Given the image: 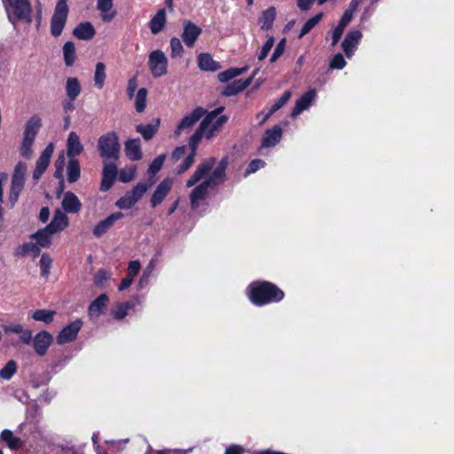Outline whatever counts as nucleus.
Segmentation results:
<instances>
[{"instance_id":"b1692460","label":"nucleus","mask_w":454,"mask_h":454,"mask_svg":"<svg viewBox=\"0 0 454 454\" xmlns=\"http://www.w3.org/2000/svg\"><path fill=\"white\" fill-rule=\"evenodd\" d=\"M113 0H98L97 9L101 12L104 22H111L116 16V11L113 9Z\"/></svg>"},{"instance_id":"2f4dec72","label":"nucleus","mask_w":454,"mask_h":454,"mask_svg":"<svg viewBox=\"0 0 454 454\" xmlns=\"http://www.w3.org/2000/svg\"><path fill=\"white\" fill-rule=\"evenodd\" d=\"M166 20L165 9H160L149 22L151 33L153 35L160 33L166 25Z\"/></svg>"},{"instance_id":"6e6552de","label":"nucleus","mask_w":454,"mask_h":454,"mask_svg":"<svg viewBox=\"0 0 454 454\" xmlns=\"http://www.w3.org/2000/svg\"><path fill=\"white\" fill-rule=\"evenodd\" d=\"M138 183L132 190L128 191L122 197H121L115 205L121 209L131 208L147 192L152 184Z\"/></svg>"},{"instance_id":"bf43d9fd","label":"nucleus","mask_w":454,"mask_h":454,"mask_svg":"<svg viewBox=\"0 0 454 454\" xmlns=\"http://www.w3.org/2000/svg\"><path fill=\"white\" fill-rule=\"evenodd\" d=\"M345 66L346 61L344 59V57L340 53L334 55L330 63V68L332 69H342Z\"/></svg>"},{"instance_id":"37998d69","label":"nucleus","mask_w":454,"mask_h":454,"mask_svg":"<svg viewBox=\"0 0 454 454\" xmlns=\"http://www.w3.org/2000/svg\"><path fill=\"white\" fill-rule=\"evenodd\" d=\"M106 66L102 62H98L96 65L94 82L95 85L98 89H102L106 81Z\"/></svg>"},{"instance_id":"f704fd0d","label":"nucleus","mask_w":454,"mask_h":454,"mask_svg":"<svg viewBox=\"0 0 454 454\" xmlns=\"http://www.w3.org/2000/svg\"><path fill=\"white\" fill-rule=\"evenodd\" d=\"M82 91L80 82L75 77H69L66 82V93L71 101H74Z\"/></svg>"},{"instance_id":"cd10ccee","label":"nucleus","mask_w":454,"mask_h":454,"mask_svg":"<svg viewBox=\"0 0 454 454\" xmlns=\"http://www.w3.org/2000/svg\"><path fill=\"white\" fill-rule=\"evenodd\" d=\"M125 153L131 160H139L142 159L141 145L139 138L128 139L125 142Z\"/></svg>"},{"instance_id":"1a4fd4ad","label":"nucleus","mask_w":454,"mask_h":454,"mask_svg":"<svg viewBox=\"0 0 454 454\" xmlns=\"http://www.w3.org/2000/svg\"><path fill=\"white\" fill-rule=\"evenodd\" d=\"M148 66L153 77H161L167 74L168 59L160 50L152 51L148 57Z\"/></svg>"},{"instance_id":"0eeeda50","label":"nucleus","mask_w":454,"mask_h":454,"mask_svg":"<svg viewBox=\"0 0 454 454\" xmlns=\"http://www.w3.org/2000/svg\"><path fill=\"white\" fill-rule=\"evenodd\" d=\"M67 14L68 6L67 0H59L51 20V33L53 36L58 37L61 35L67 23Z\"/></svg>"},{"instance_id":"5701e85b","label":"nucleus","mask_w":454,"mask_h":454,"mask_svg":"<svg viewBox=\"0 0 454 454\" xmlns=\"http://www.w3.org/2000/svg\"><path fill=\"white\" fill-rule=\"evenodd\" d=\"M68 225V217L60 209L54 211L51 222L46 226L51 233L63 231Z\"/></svg>"},{"instance_id":"393cba45","label":"nucleus","mask_w":454,"mask_h":454,"mask_svg":"<svg viewBox=\"0 0 454 454\" xmlns=\"http://www.w3.org/2000/svg\"><path fill=\"white\" fill-rule=\"evenodd\" d=\"M95 34V28L93 25L89 21L78 24L76 27L73 30V35L76 38L84 41H89L92 39Z\"/></svg>"},{"instance_id":"a878e982","label":"nucleus","mask_w":454,"mask_h":454,"mask_svg":"<svg viewBox=\"0 0 454 454\" xmlns=\"http://www.w3.org/2000/svg\"><path fill=\"white\" fill-rule=\"evenodd\" d=\"M208 187L211 186L204 181L192 191L190 200L192 208H197L200 202L206 199Z\"/></svg>"},{"instance_id":"c9c22d12","label":"nucleus","mask_w":454,"mask_h":454,"mask_svg":"<svg viewBox=\"0 0 454 454\" xmlns=\"http://www.w3.org/2000/svg\"><path fill=\"white\" fill-rule=\"evenodd\" d=\"M109 298L106 294H100L89 306V314L90 316H98L102 313L103 309L107 305Z\"/></svg>"},{"instance_id":"a211bd4d","label":"nucleus","mask_w":454,"mask_h":454,"mask_svg":"<svg viewBox=\"0 0 454 454\" xmlns=\"http://www.w3.org/2000/svg\"><path fill=\"white\" fill-rule=\"evenodd\" d=\"M83 151V145L81 142L80 137L74 132L71 131L67 139V155L69 159H75Z\"/></svg>"},{"instance_id":"79ce46f5","label":"nucleus","mask_w":454,"mask_h":454,"mask_svg":"<svg viewBox=\"0 0 454 454\" xmlns=\"http://www.w3.org/2000/svg\"><path fill=\"white\" fill-rule=\"evenodd\" d=\"M55 313L56 312L54 310L37 309L33 312L31 317L35 321L49 325L53 321Z\"/></svg>"},{"instance_id":"c03bdc74","label":"nucleus","mask_w":454,"mask_h":454,"mask_svg":"<svg viewBox=\"0 0 454 454\" xmlns=\"http://www.w3.org/2000/svg\"><path fill=\"white\" fill-rule=\"evenodd\" d=\"M291 98V92L286 91L275 103L271 106L269 113L263 117L262 121H266L271 114L280 109Z\"/></svg>"},{"instance_id":"4c0bfd02","label":"nucleus","mask_w":454,"mask_h":454,"mask_svg":"<svg viewBox=\"0 0 454 454\" xmlns=\"http://www.w3.org/2000/svg\"><path fill=\"white\" fill-rule=\"evenodd\" d=\"M247 70H248L247 66L240 67V68L231 67L223 72L219 73L217 77L221 82H226L246 73Z\"/></svg>"},{"instance_id":"72a5a7b5","label":"nucleus","mask_w":454,"mask_h":454,"mask_svg":"<svg viewBox=\"0 0 454 454\" xmlns=\"http://www.w3.org/2000/svg\"><path fill=\"white\" fill-rule=\"evenodd\" d=\"M0 437L12 450H20L23 446L21 439L14 436L13 433L9 429L3 430Z\"/></svg>"},{"instance_id":"f03ea898","label":"nucleus","mask_w":454,"mask_h":454,"mask_svg":"<svg viewBox=\"0 0 454 454\" xmlns=\"http://www.w3.org/2000/svg\"><path fill=\"white\" fill-rule=\"evenodd\" d=\"M42 127V120L39 116L31 117L25 125L22 143L20 148V154L25 159H30L33 154V145L35 137Z\"/></svg>"},{"instance_id":"13d9d810","label":"nucleus","mask_w":454,"mask_h":454,"mask_svg":"<svg viewBox=\"0 0 454 454\" xmlns=\"http://www.w3.org/2000/svg\"><path fill=\"white\" fill-rule=\"evenodd\" d=\"M285 49H286V39L283 38L277 45V47L275 48L271 57H270V62L271 63H274L276 62L278 58L284 53L285 51Z\"/></svg>"},{"instance_id":"ea45409f","label":"nucleus","mask_w":454,"mask_h":454,"mask_svg":"<svg viewBox=\"0 0 454 454\" xmlns=\"http://www.w3.org/2000/svg\"><path fill=\"white\" fill-rule=\"evenodd\" d=\"M53 233L48 230L47 227L39 230L33 235V238L36 239V244L40 247H48L51 245V236Z\"/></svg>"},{"instance_id":"7ed1b4c3","label":"nucleus","mask_w":454,"mask_h":454,"mask_svg":"<svg viewBox=\"0 0 454 454\" xmlns=\"http://www.w3.org/2000/svg\"><path fill=\"white\" fill-rule=\"evenodd\" d=\"M98 150L102 159L117 160L121 153L117 134L111 131L100 136L98 139Z\"/></svg>"},{"instance_id":"9d476101","label":"nucleus","mask_w":454,"mask_h":454,"mask_svg":"<svg viewBox=\"0 0 454 454\" xmlns=\"http://www.w3.org/2000/svg\"><path fill=\"white\" fill-rule=\"evenodd\" d=\"M206 114V110L198 106L192 113L184 116V118L177 124L174 135L179 137L182 132L190 130L198 121Z\"/></svg>"},{"instance_id":"a19ab883","label":"nucleus","mask_w":454,"mask_h":454,"mask_svg":"<svg viewBox=\"0 0 454 454\" xmlns=\"http://www.w3.org/2000/svg\"><path fill=\"white\" fill-rule=\"evenodd\" d=\"M65 64L67 67L73 66L76 57V50L73 42H67L63 46Z\"/></svg>"},{"instance_id":"58836bf2","label":"nucleus","mask_w":454,"mask_h":454,"mask_svg":"<svg viewBox=\"0 0 454 454\" xmlns=\"http://www.w3.org/2000/svg\"><path fill=\"white\" fill-rule=\"evenodd\" d=\"M198 145L199 144H194V145H192L191 137L189 139V147L191 149V153L188 156H186L184 162L180 165L179 168L177 169V174L180 175L184 173L193 164Z\"/></svg>"},{"instance_id":"20e7f679","label":"nucleus","mask_w":454,"mask_h":454,"mask_svg":"<svg viewBox=\"0 0 454 454\" xmlns=\"http://www.w3.org/2000/svg\"><path fill=\"white\" fill-rule=\"evenodd\" d=\"M9 20L31 22L32 7L29 0H3Z\"/></svg>"},{"instance_id":"603ef678","label":"nucleus","mask_w":454,"mask_h":454,"mask_svg":"<svg viewBox=\"0 0 454 454\" xmlns=\"http://www.w3.org/2000/svg\"><path fill=\"white\" fill-rule=\"evenodd\" d=\"M275 43V38L272 35H268L266 43L262 47L257 58L260 61L266 59L269 52L272 49Z\"/></svg>"},{"instance_id":"473e14b6","label":"nucleus","mask_w":454,"mask_h":454,"mask_svg":"<svg viewBox=\"0 0 454 454\" xmlns=\"http://www.w3.org/2000/svg\"><path fill=\"white\" fill-rule=\"evenodd\" d=\"M198 66L201 70L209 72L221 68L220 64L215 61L209 53H200L198 56Z\"/></svg>"},{"instance_id":"bb28decb","label":"nucleus","mask_w":454,"mask_h":454,"mask_svg":"<svg viewBox=\"0 0 454 454\" xmlns=\"http://www.w3.org/2000/svg\"><path fill=\"white\" fill-rule=\"evenodd\" d=\"M282 137V129L279 126H275L270 129L264 132L262 146L272 147L275 146Z\"/></svg>"},{"instance_id":"2eb2a0df","label":"nucleus","mask_w":454,"mask_h":454,"mask_svg":"<svg viewBox=\"0 0 454 454\" xmlns=\"http://www.w3.org/2000/svg\"><path fill=\"white\" fill-rule=\"evenodd\" d=\"M215 163V158L211 157L200 163L191 178L187 181L186 186L192 187L199 181H200L214 167Z\"/></svg>"},{"instance_id":"4468645a","label":"nucleus","mask_w":454,"mask_h":454,"mask_svg":"<svg viewBox=\"0 0 454 454\" xmlns=\"http://www.w3.org/2000/svg\"><path fill=\"white\" fill-rule=\"evenodd\" d=\"M202 30L200 27L190 20L184 21L182 39L187 47H192L200 35Z\"/></svg>"},{"instance_id":"864d4df0","label":"nucleus","mask_w":454,"mask_h":454,"mask_svg":"<svg viewBox=\"0 0 454 454\" xmlns=\"http://www.w3.org/2000/svg\"><path fill=\"white\" fill-rule=\"evenodd\" d=\"M165 158V154H160L157 156L149 165L148 172L152 175H155L157 172H159L162 168Z\"/></svg>"},{"instance_id":"09e8293b","label":"nucleus","mask_w":454,"mask_h":454,"mask_svg":"<svg viewBox=\"0 0 454 454\" xmlns=\"http://www.w3.org/2000/svg\"><path fill=\"white\" fill-rule=\"evenodd\" d=\"M224 176L225 170L222 169V168L216 167L205 182L210 186H215L224 180Z\"/></svg>"},{"instance_id":"9b49d317","label":"nucleus","mask_w":454,"mask_h":454,"mask_svg":"<svg viewBox=\"0 0 454 454\" xmlns=\"http://www.w3.org/2000/svg\"><path fill=\"white\" fill-rule=\"evenodd\" d=\"M82 326V322L80 319H76L66 325L57 336V343L59 345H63L74 341Z\"/></svg>"},{"instance_id":"7c9ffc66","label":"nucleus","mask_w":454,"mask_h":454,"mask_svg":"<svg viewBox=\"0 0 454 454\" xmlns=\"http://www.w3.org/2000/svg\"><path fill=\"white\" fill-rule=\"evenodd\" d=\"M277 11L273 6L263 11L258 19V23L262 30L268 31L272 27L276 20Z\"/></svg>"},{"instance_id":"338daca9","label":"nucleus","mask_w":454,"mask_h":454,"mask_svg":"<svg viewBox=\"0 0 454 454\" xmlns=\"http://www.w3.org/2000/svg\"><path fill=\"white\" fill-rule=\"evenodd\" d=\"M137 88V81L136 77H132L128 82L127 92L129 98H132Z\"/></svg>"},{"instance_id":"c756f323","label":"nucleus","mask_w":454,"mask_h":454,"mask_svg":"<svg viewBox=\"0 0 454 454\" xmlns=\"http://www.w3.org/2000/svg\"><path fill=\"white\" fill-rule=\"evenodd\" d=\"M251 83H252V78H247L245 81L236 80L233 82L225 86L222 94L225 97L234 96V95L243 91Z\"/></svg>"},{"instance_id":"4d7b16f0","label":"nucleus","mask_w":454,"mask_h":454,"mask_svg":"<svg viewBox=\"0 0 454 454\" xmlns=\"http://www.w3.org/2000/svg\"><path fill=\"white\" fill-rule=\"evenodd\" d=\"M111 274L105 270H98L94 276V283L98 286H101L105 281L109 279Z\"/></svg>"},{"instance_id":"774afa93","label":"nucleus","mask_w":454,"mask_h":454,"mask_svg":"<svg viewBox=\"0 0 454 454\" xmlns=\"http://www.w3.org/2000/svg\"><path fill=\"white\" fill-rule=\"evenodd\" d=\"M186 153V146L185 145H183V146H179V147H176L174 152L172 153V159L175 160V161H177L179 160L182 157L184 156Z\"/></svg>"},{"instance_id":"f257e3e1","label":"nucleus","mask_w":454,"mask_h":454,"mask_svg":"<svg viewBox=\"0 0 454 454\" xmlns=\"http://www.w3.org/2000/svg\"><path fill=\"white\" fill-rule=\"evenodd\" d=\"M283 297L284 293L270 282L264 281L250 285V300L255 305L279 301Z\"/></svg>"},{"instance_id":"de8ad7c7","label":"nucleus","mask_w":454,"mask_h":454,"mask_svg":"<svg viewBox=\"0 0 454 454\" xmlns=\"http://www.w3.org/2000/svg\"><path fill=\"white\" fill-rule=\"evenodd\" d=\"M147 90L141 88L137 90L135 99V108L137 113L144 112L146 106Z\"/></svg>"},{"instance_id":"5fc2aeb1","label":"nucleus","mask_w":454,"mask_h":454,"mask_svg":"<svg viewBox=\"0 0 454 454\" xmlns=\"http://www.w3.org/2000/svg\"><path fill=\"white\" fill-rule=\"evenodd\" d=\"M170 49L172 58L181 57L184 51V47L181 43V41L176 37H173L170 40Z\"/></svg>"},{"instance_id":"6e6d98bb","label":"nucleus","mask_w":454,"mask_h":454,"mask_svg":"<svg viewBox=\"0 0 454 454\" xmlns=\"http://www.w3.org/2000/svg\"><path fill=\"white\" fill-rule=\"evenodd\" d=\"M136 176L135 168H123L120 171L119 178L122 183H129L134 179Z\"/></svg>"},{"instance_id":"8fccbe9b","label":"nucleus","mask_w":454,"mask_h":454,"mask_svg":"<svg viewBox=\"0 0 454 454\" xmlns=\"http://www.w3.org/2000/svg\"><path fill=\"white\" fill-rule=\"evenodd\" d=\"M17 372V363L14 360H9L4 368L0 370V377L9 380Z\"/></svg>"},{"instance_id":"dca6fc26","label":"nucleus","mask_w":454,"mask_h":454,"mask_svg":"<svg viewBox=\"0 0 454 454\" xmlns=\"http://www.w3.org/2000/svg\"><path fill=\"white\" fill-rule=\"evenodd\" d=\"M116 175V165L114 163L104 161L100 189L104 192L108 191L113 186Z\"/></svg>"},{"instance_id":"aec40b11","label":"nucleus","mask_w":454,"mask_h":454,"mask_svg":"<svg viewBox=\"0 0 454 454\" xmlns=\"http://www.w3.org/2000/svg\"><path fill=\"white\" fill-rule=\"evenodd\" d=\"M172 188V181L164 179L160 183L151 198V206L155 207L160 205Z\"/></svg>"},{"instance_id":"e433bc0d","label":"nucleus","mask_w":454,"mask_h":454,"mask_svg":"<svg viewBox=\"0 0 454 454\" xmlns=\"http://www.w3.org/2000/svg\"><path fill=\"white\" fill-rule=\"evenodd\" d=\"M67 175L69 183H74L80 178L81 167L77 159H69L67 167Z\"/></svg>"},{"instance_id":"4be33fe9","label":"nucleus","mask_w":454,"mask_h":454,"mask_svg":"<svg viewBox=\"0 0 454 454\" xmlns=\"http://www.w3.org/2000/svg\"><path fill=\"white\" fill-rule=\"evenodd\" d=\"M316 97V90H309L304 93L300 98L296 100L295 106L292 110L291 115L295 117L299 115L302 111L308 109Z\"/></svg>"},{"instance_id":"69168bd1","label":"nucleus","mask_w":454,"mask_h":454,"mask_svg":"<svg viewBox=\"0 0 454 454\" xmlns=\"http://www.w3.org/2000/svg\"><path fill=\"white\" fill-rule=\"evenodd\" d=\"M20 340L23 344L30 345L33 340L32 331L24 328L22 333L19 334Z\"/></svg>"},{"instance_id":"a18cd8bd","label":"nucleus","mask_w":454,"mask_h":454,"mask_svg":"<svg viewBox=\"0 0 454 454\" xmlns=\"http://www.w3.org/2000/svg\"><path fill=\"white\" fill-rule=\"evenodd\" d=\"M322 17H323V14L318 13V14L315 15L314 17L309 19L302 26L298 37L302 38L305 35H307L311 29H313L318 24V22L321 20Z\"/></svg>"},{"instance_id":"c85d7f7f","label":"nucleus","mask_w":454,"mask_h":454,"mask_svg":"<svg viewBox=\"0 0 454 454\" xmlns=\"http://www.w3.org/2000/svg\"><path fill=\"white\" fill-rule=\"evenodd\" d=\"M160 123V119L156 118L153 122L144 125L138 124L136 127V130L137 133L141 134L143 138L146 141L151 140L155 134L157 133Z\"/></svg>"},{"instance_id":"f8f14e48","label":"nucleus","mask_w":454,"mask_h":454,"mask_svg":"<svg viewBox=\"0 0 454 454\" xmlns=\"http://www.w3.org/2000/svg\"><path fill=\"white\" fill-rule=\"evenodd\" d=\"M53 341V336L47 331L37 333L32 340L35 352L39 356H43Z\"/></svg>"},{"instance_id":"e2e57ef3","label":"nucleus","mask_w":454,"mask_h":454,"mask_svg":"<svg viewBox=\"0 0 454 454\" xmlns=\"http://www.w3.org/2000/svg\"><path fill=\"white\" fill-rule=\"evenodd\" d=\"M140 268H141V264H140V262L139 261H131L129 263V268H128V276L134 278L137 273L139 272L140 270Z\"/></svg>"},{"instance_id":"ddd939ff","label":"nucleus","mask_w":454,"mask_h":454,"mask_svg":"<svg viewBox=\"0 0 454 454\" xmlns=\"http://www.w3.org/2000/svg\"><path fill=\"white\" fill-rule=\"evenodd\" d=\"M54 152V145L53 144H49L45 149L41 153L40 157L36 160L35 163V168L33 172V178L35 180H38L42 175L45 172L47 169L50 162L51 158Z\"/></svg>"},{"instance_id":"39448f33","label":"nucleus","mask_w":454,"mask_h":454,"mask_svg":"<svg viewBox=\"0 0 454 454\" xmlns=\"http://www.w3.org/2000/svg\"><path fill=\"white\" fill-rule=\"evenodd\" d=\"M26 173L27 165L21 161L18 162L14 168L12 176V184L9 193V200L12 207L16 204L19 200L20 193L24 188Z\"/></svg>"},{"instance_id":"0e129e2a","label":"nucleus","mask_w":454,"mask_h":454,"mask_svg":"<svg viewBox=\"0 0 454 454\" xmlns=\"http://www.w3.org/2000/svg\"><path fill=\"white\" fill-rule=\"evenodd\" d=\"M223 109H224L223 106H220V107H217L216 109L211 111L210 113H208L202 120V128L201 129H204V126H206V124L208 121H210L212 119H214L215 117H220L219 114L223 111Z\"/></svg>"},{"instance_id":"6ab92c4d","label":"nucleus","mask_w":454,"mask_h":454,"mask_svg":"<svg viewBox=\"0 0 454 454\" xmlns=\"http://www.w3.org/2000/svg\"><path fill=\"white\" fill-rule=\"evenodd\" d=\"M361 38L362 33L358 30L350 31L346 35L343 42L341 43V47L347 57L349 58L352 56Z\"/></svg>"},{"instance_id":"423d86ee","label":"nucleus","mask_w":454,"mask_h":454,"mask_svg":"<svg viewBox=\"0 0 454 454\" xmlns=\"http://www.w3.org/2000/svg\"><path fill=\"white\" fill-rule=\"evenodd\" d=\"M228 121V117L225 115H221L220 117H215L210 121H208L204 129L202 128V121L200 123L198 129L195 130L193 135L192 136V145L194 144H199L203 137L207 138H211L214 137L215 133L218 131L224 123Z\"/></svg>"},{"instance_id":"412c9836","label":"nucleus","mask_w":454,"mask_h":454,"mask_svg":"<svg viewBox=\"0 0 454 454\" xmlns=\"http://www.w3.org/2000/svg\"><path fill=\"white\" fill-rule=\"evenodd\" d=\"M61 206L66 213L76 214L82 209L80 200L72 192H67L63 194Z\"/></svg>"},{"instance_id":"f3484780","label":"nucleus","mask_w":454,"mask_h":454,"mask_svg":"<svg viewBox=\"0 0 454 454\" xmlns=\"http://www.w3.org/2000/svg\"><path fill=\"white\" fill-rule=\"evenodd\" d=\"M123 217V214L121 212H116L109 216H107L106 219L98 222L96 226L93 229V235L97 238H100L105 233L107 232V231L114 224V223Z\"/></svg>"},{"instance_id":"49530a36","label":"nucleus","mask_w":454,"mask_h":454,"mask_svg":"<svg viewBox=\"0 0 454 454\" xmlns=\"http://www.w3.org/2000/svg\"><path fill=\"white\" fill-rule=\"evenodd\" d=\"M51 263H52V260H51V256L46 253L43 254L41 256L40 262H39V265H40V269H41V275L45 279H48V278L50 276Z\"/></svg>"},{"instance_id":"052dcab7","label":"nucleus","mask_w":454,"mask_h":454,"mask_svg":"<svg viewBox=\"0 0 454 454\" xmlns=\"http://www.w3.org/2000/svg\"><path fill=\"white\" fill-rule=\"evenodd\" d=\"M264 166H265V162L263 160H259V159L254 160L249 163V165L245 172V176L254 173L258 169L263 168Z\"/></svg>"},{"instance_id":"680f3d73","label":"nucleus","mask_w":454,"mask_h":454,"mask_svg":"<svg viewBox=\"0 0 454 454\" xmlns=\"http://www.w3.org/2000/svg\"><path fill=\"white\" fill-rule=\"evenodd\" d=\"M4 331L5 333H15V334H20L22 333V331L24 330V327L20 324L12 323L9 325H4Z\"/></svg>"},{"instance_id":"3c124183","label":"nucleus","mask_w":454,"mask_h":454,"mask_svg":"<svg viewBox=\"0 0 454 454\" xmlns=\"http://www.w3.org/2000/svg\"><path fill=\"white\" fill-rule=\"evenodd\" d=\"M129 308H130V305L128 302L117 303L115 309L112 311L113 317L115 319L124 318L127 316L128 310L129 309Z\"/></svg>"}]
</instances>
